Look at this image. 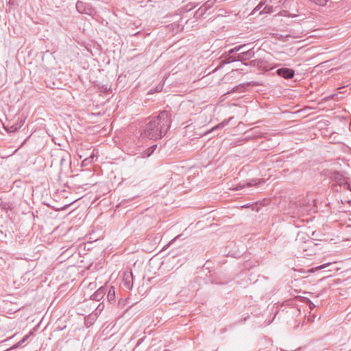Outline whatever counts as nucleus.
Listing matches in <instances>:
<instances>
[{
	"instance_id": "f257e3e1",
	"label": "nucleus",
	"mask_w": 351,
	"mask_h": 351,
	"mask_svg": "<svg viewBox=\"0 0 351 351\" xmlns=\"http://www.w3.org/2000/svg\"><path fill=\"white\" fill-rule=\"evenodd\" d=\"M171 122V112L168 110L161 111L157 116L146 120L141 135L152 140L161 138L169 130Z\"/></svg>"
},
{
	"instance_id": "f03ea898",
	"label": "nucleus",
	"mask_w": 351,
	"mask_h": 351,
	"mask_svg": "<svg viewBox=\"0 0 351 351\" xmlns=\"http://www.w3.org/2000/svg\"><path fill=\"white\" fill-rule=\"evenodd\" d=\"M317 245L312 239H308L299 245L300 254L302 256H311L315 253L314 247Z\"/></svg>"
},
{
	"instance_id": "7ed1b4c3",
	"label": "nucleus",
	"mask_w": 351,
	"mask_h": 351,
	"mask_svg": "<svg viewBox=\"0 0 351 351\" xmlns=\"http://www.w3.org/2000/svg\"><path fill=\"white\" fill-rule=\"evenodd\" d=\"M77 10L82 14L93 15L96 13L95 8L89 3L77 1L76 3Z\"/></svg>"
},
{
	"instance_id": "20e7f679",
	"label": "nucleus",
	"mask_w": 351,
	"mask_h": 351,
	"mask_svg": "<svg viewBox=\"0 0 351 351\" xmlns=\"http://www.w3.org/2000/svg\"><path fill=\"white\" fill-rule=\"evenodd\" d=\"M327 176L332 181L335 182L338 185L342 186L347 184L346 178L343 175L337 171H329Z\"/></svg>"
},
{
	"instance_id": "39448f33",
	"label": "nucleus",
	"mask_w": 351,
	"mask_h": 351,
	"mask_svg": "<svg viewBox=\"0 0 351 351\" xmlns=\"http://www.w3.org/2000/svg\"><path fill=\"white\" fill-rule=\"evenodd\" d=\"M121 287L130 291L133 287V275L132 271L125 272L121 282Z\"/></svg>"
},
{
	"instance_id": "423d86ee",
	"label": "nucleus",
	"mask_w": 351,
	"mask_h": 351,
	"mask_svg": "<svg viewBox=\"0 0 351 351\" xmlns=\"http://www.w3.org/2000/svg\"><path fill=\"white\" fill-rule=\"evenodd\" d=\"M276 74L286 80L292 79L295 75V71L292 69L282 67L276 71Z\"/></svg>"
},
{
	"instance_id": "0eeeda50",
	"label": "nucleus",
	"mask_w": 351,
	"mask_h": 351,
	"mask_svg": "<svg viewBox=\"0 0 351 351\" xmlns=\"http://www.w3.org/2000/svg\"><path fill=\"white\" fill-rule=\"evenodd\" d=\"M295 205L298 209V213L300 214H304L309 210L311 206L308 201L305 199L298 200L296 202Z\"/></svg>"
},
{
	"instance_id": "6e6552de",
	"label": "nucleus",
	"mask_w": 351,
	"mask_h": 351,
	"mask_svg": "<svg viewBox=\"0 0 351 351\" xmlns=\"http://www.w3.org/2000/svg\"><path fill=\"white\" fill-rule=\"evenodd\" d=\"M107 290L106 287H100L91 295V299L95 301H100L106 293Z\"/></svg>"
},
{
	"instance_id": "1a4fd4ad",
	"label": "nucleus",
	"mask_w": 351,
	"mask_h": 351,
	"mask_svg": "<svg viewBox=\"0 0 351 351\" xmlns=\"http://www.w3.org/2000/svg\"><path fill=\"white\" fill-rule=\"evenodd\" d=\"M236 61H242V58L241 57V54H235L231 56V54H228L224 56L223 60H222V63L223 64H229L231 62H234Z\"/></svg>"
},
{
	"instance_id": "9d476101",
	"label": "nucleus",
	"mask_w": 351,
	"mask_h": 351,
	"mask_svg": "<svg viewBox=\"0 0 351 351\" xmlns=\"http://www.w3.org/2000/svg\"><path fill=\"white\" fill-rule=\"evenodd\" d=\"M24 124V121L21 119L18 121V122L15 124H13L11 126H4V128L8 132L12 133L16 132L19 129H20Z\"/></svg>"
},
{
	"instance_id": "9b49d317",
	"label": "nucleus",
	"mask_w": 351,
	"mask_h": 351,
	"mask_svg": "<svg viewBox=\"0 0 351 351\" xmlns=\"http://www.w3.org/2000/svg\"><path fill=\"white\" fill-rule=\"evenodd\" d=\"M239 54H241V57L242 58L243 61L253 58L254 56L255 52L254 51L253 49H250L245 51L241 52Z\"/></svg>"
},
{
	"instance_id": "f8f14e48",
	"label": "nucleus",
	"mask_w": 351,
	"mask_h": 351,
	"mask_svg": "<svg viewBox=\"0 0 351 351\" xmlns=\"http://www.w3.org/2000/svg\"><path fill=\"white\" fill-rule=\"evenodd\" d=\"M107 299L110 304L115 302V288L111 287L108 291Z\"/></svg>"
},
{
	"instance_id": "ddd939ff",
	"label": "nucleus",
	"mask_w": 351,
	"mask_h": 351,
	"mask_svg": "<svg viewBox=\"0 0 351 351\" xmlns=\"http://www.w3.org/2000/svg\"><path fill=\"white\" fill-rule=\"evenodd\" d=\"M157 147V145H154L147 149L142 154V156H138L137 158H147L154 152V151Z\"/></svg>"
},
{
	"instance_id": "4468645a",
	"label": "nucleus",
	"mask_w": 351,
	"mask_h": 351,
	"mask_svg": "<svg viewBox=\"0 0 351 351\" xmlns=\"http://www.w3.org/2000/svg\"><path fill=\"white\" fill-rule=\"evenodd\" d=\"M233 119V117H230L228 119H225L223 120L221 123H219L218 125H215V127H213L211 130H210V132L212 131H214L215 130H218V129H222L223 128H224L226 125H227L230 121Z\"/></svg>"
},
{
	"instance_id": "2eb2a0df",
	"label": "nucleus",
	"mask_w": 351,
	"mask_h": 351,
	"mask_svg": "<svg viewBox=\"0 0 351 351\" xmlns=\"http://www.w3.org/2000/svg\"><path fill=\"white\" fill-rule=\"evenodd\" d=\"M258 61V65L256 67L261 70L268 71L269 69L266 66L267 62L262 59H257Z\"/></svg>"
},
{
	"instance_id": "dca6fc26",
	"label": "nucleus",
	"mask_w": 351,
	"mask_h": 351,
	"mask_svg": "<svg viewBox=\"0 0 351 351\" xmlns=\"http://www.w3.org/2000/svg\"><path fill=\"white\" fill-rule=\"evenodd\" d=\"M246 45H239V46H236L235 47L230 49L228 53L229 54H232V53H237L239 51H240L242 49H243L244 47H245Z\"/></svg>"
},
{
	"instance_id": "f3484780",
	"label": "nucleus",
	"mask_w": 351,
	"mask_h": 351,
	"mask_svg": "<svg viewBox=\"0 0 351 351\" xmlns=\"http://www.w3.org/2000/svg\"><path fill=\"white\" fill-rule=\"evenodd\" d=\"M216 0H208L204 5V8L206 9V10L211 8L214 4L215 3Z\"/></svg>"
},
{
	"instance_id": "a211bd4d",
	"label": "nucleus",
	"mask_w": 351,
	"mask_h": 351,
	"mask_svg": "<svg viewBox=\"0 0 351 351\" xmlns=\"http://www.w3.org/2000/svg\"><path fill=\"white\" fill-rule=\"evenodd\" d=\"M206 9L204 8V5H202L196 12V15L199 16H202L206 13Z\"/></svg>"
},
{
	"instance_id": "6ab92c4d",
	"label": "nucleus",
	"mask_w": 351,
	"mask_h": 351,
	"mask_svg": "<svg viewBox=\"0 0 351 351\" xmlns=\"http://www.w3.org/2000/svg\"><path fill=\"white\" fill-rule=\"evenodd\" d=\"M265 3L261 2L253 10L252 14H254L255 12L260 11L262 7L264 5Z\"/></svg>"
},
{
	"instance_id": "aec40b11",
	"label": "nucleus",
	"mask_w": 351,
	"mask_h": 351,
	"mask_svg": "<svg viewBox=\"0 0 351 351\" xmlns=\"http://www.w3.org/2000/svg\"><path fill=\"white\" fill-rule=\"evenodd\" d=\"M272 11L271 7L265 6L262 11H260V14L262 13H270Z\"/></svg>"
},
{
	"instance_id": "412c9836",
	"label": "nucleus",
	"mask_w": 351,
	"mask_h": 351,
	"mask_svg": "<svg viewBox=\"0 0 351 351\" xmlns=\"http://www.w3.org/2000/svg\"><path fill=\"white\" fill-rule=\"evenodd\" d=\"M330 265H331L330 263H325V264H323L322 265H319V266L317 267L315 269L317 270L322 269H324V268L327 267L328 266H329Z\"/></svg>"
},
{
	"instance_id": "4be33fe9",
	"label": "nucleus",
	"mask_w": 351,
	"mask_h": 351,
	"mask_svg": "<svg viewBox=\"0 0 351 351\" xmlns=\"http://www.w3.org/2000/svg\"><path fill=\"white\" fill-rule=\"evenodd\" d=\"M250 65L252 66H254V67H256V66L258 65V61H257V59L253 60L250 61Z\"/></svg>"
},
{
	"instance_id": "5701e85b",
	"label": "nucleus",
	"mask_w": 351,
	"mask_h": 351,
	"mask_svg": "<svg viewBox=\"0 0 351 351\" xmlns=\"http://www.w3.org/2000/svg\"><path fill=\"white\" fill-rule=\"evenodd\" d=\"M309 307L312 310L313 308H314L315 307V306L313 302H310Z\"/></svg>"
},
{
	"instance_id": "b1692460",
	"label": "nucleus",
	"mask_w": 351,
	"mask_h": 351,
	"mask_svg": "<svg viewBox=\"0 0 351 351\" xmlns=\"http://www.w3.org/2000/svg\"><path fill=\"white\" fill-rule=\"evenodd\" d=\"M88 160V158L85 159V160L83 161V163L86 162Z\"/></svg>"
},
{
	"instance_id": "393cba45",
	"label": "nucleus",
	"mask_w": 351,
	"mask_h": 351,
	"mask_svg": "<svg viewBox=\"0 0 351 351\" xmlns=\"http://www.w3.org/2000/svg\"><path fill=\"white\" fill-rule=\"evenodd\" d=\"M247 186H252V184L250 183H248Z\"/></svg>"
}]
</instances>
